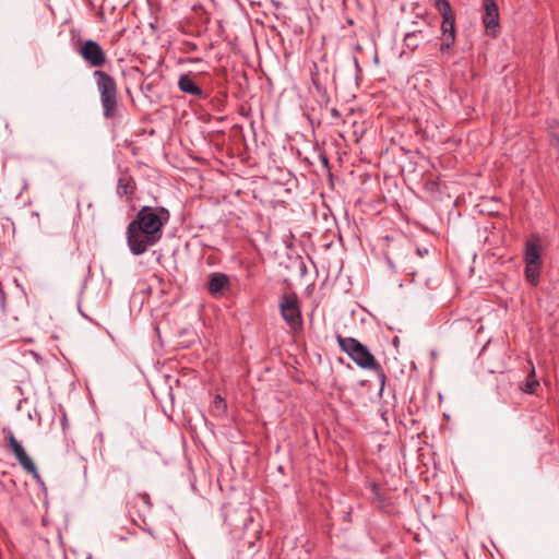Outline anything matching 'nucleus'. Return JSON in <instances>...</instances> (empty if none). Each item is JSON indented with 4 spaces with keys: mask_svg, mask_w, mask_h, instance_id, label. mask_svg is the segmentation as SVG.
<instances>
[{
    "mask_svg": "<svg viewBox=\"0 0 559 559\" xmlns=\"http://www.w3.org/2000/svg\"><path fill=\"white\" fill-rule=\"evenodd\" d=\"M190 342H191V341H189V342H187V343H182V347H188V345H189V343H190Z\"/></svg>",
    "mask_w": 559,
    "mask_h": 559,
    "instance_id": "b1692460",
    "label": "nucleus"
},
{
    "mask_svg": "<svg viewBox=\"0 0 559 559\" xmlns=\"http://www.w3.org/2000/svg\"><path fill=\"white\" fill-rule=\"evenodd\" d=\"M100 95L104 117L111 119L118 111V88L116 80L105 71L96 70L93 73Z\"/></svg>",
    "mask_w": 559,
    "mask_h": 559,
    "instance_id": "f257e3e1",
    "label": "nucleus"
},
{
    "mask_svg": "<svg viewBox=\"0 0 559 559\" xmlns=\"http://www.w3.org/2000/svg\"><path fill=\"white\" fill-rule=\"evenodd\" d=\"M229 284V278L224 273H213L210 276L207 289L212 295L221 293Z\"/></svg>",
    "mask_w": 559,
    "mask_h": 559,
    "instance_id": "4468645a",
    "label": "nucleus"
},
{
    "mask_svg": "<svg viewBox=\"0 0 559 559\" xmlns=\"http://www.w3.org/2000/svg\"><path fill=\"white\" fill-rule=\"evenodd\" d=\"M135 188V181L129 174L124 173L119 177L117 183L118 195L130 199L133 195Z\"/></svg>",
    "mask_w": 559,
    "mask_h": 559,
    "instance_id": "ddd939ff",
    "label": "nucleus"
},
{
    "mask_svg": "<svg viewBox=\"0 0 559 559\" xmlns=\"http://www.w3.org/2000/svg\"><path fill=\"white\" fill-rule=\"evenodd\" d=\"M128 513L132 522L144 531H148L147 518L151 514V501L147 493H133L128 499Z\"/></svg>",
    "mask_w": 559,
    "mask_h": 559,
    "instance_id": "39448f33",
    "label": "nucleus"
},
{
    "mask_svg": "<svg viewBox=\"0 0 559 559\" xmlns=\"http://www.w3.org/2000/svg\"><path fill=\"white\" fill-rule=\"evenodd\" d=\"M539 270L540 264L532 265V264H525V276L528 283L532 285H537L539 280Z\"/></svg>",
    "mask_w": 559,
    "mask_h": 559,
    "instance_id": "dca6fc26",
    "label": "nucleus"
},
{
    "mask_svg": "<svg viewBox=\"0 0 559 559\" xmlns=\"http://www.w3.org/2000/svg\"><path fill=\"white\" fill-rule=\"evenodd\" d=\"M538 385L539 383L535 378V369L534 367H532V370L525 383V388L523 390L525 393L533 394Z\"/></svg>",
    "mask_w": 559,
    "mask_h": 559,
    "instance_id": "6ab92c4d",
    "label": "nucleus"
},
{
    "mask_svg": "<svg viewBox=\"0 0 559 559\" xmlns=\"http://www.w3.org/2000/svg\"><path fill=\"white\" fill-rule=\"evenodd\" d=\"M429 36L423 29L412 31L405 34L404 43L405 46L412 50L416 49L420 41L428 40Z\"/></svg>",
    "mask_w": 559,
    "mask_h": 559,
    "instance_id": "2eb2a0df",
    "label": "nucleus"
},
{
    "mask_svg": "<svg viewBox=\"0 0 559 559\" xmlns=\"http://www.w3.org/2000/svg\"><path fill=\"white\" fill-rule=\"evenodd\" d=\"M8 442L10 445L11 451L15 455L16 460L19 461L20 465L23 467V469L31 474L35 478H39V474L37 471V467L33 460L28 456L22 444L15 439L12 432L8 436Z\"/></svg>",
    "mask_w": 559,
    "mask_h": 559,
    "instance_id": "1a4fd4ad",
    "label": "nucleus"
},
{
    "mask_svg": "<svg viewBox=\"0 0 559 559\" xmlns=\"http://www.w3.org/2000/svg\"><path fill=\"white\" fill-rule=\"evenodd\" d=\"M169 212L163 207L143 206L129 224L145 230V234L162 238V227L169 219Z\"/></svg>",
    "mask_w": 559,
    "mask_h": 559,
    "instance_id": "f03ea898",
    "label": "nucleus"
},
{
    "mask_svg": "<svg viewBox=\"0 0 559 559\" xmlns=\"http://www.w3.org/2000/svg\"><path fill=\"white\" fill-rule=\"evenodd\" d=\"M481 7L484 10L483 23L486 32L489 35L496 36L499 29V9L496 0H483Z\"/></svg>",
    "mask_w": 559,
    "mask_h": 559,
    "instance_id": "9d476101",
    "label": "nucleus"
},
{
    "mask_svg": "<svg viewBox=\"0 0 559 559\" xmlns=\"http://www.w3.org/2000/svg\"><path fill=\"white\" fill-rule=\"evenodd\" d=\"M340 348L362 369L377 370L379 365L366 345L354 337L336 336Z\"/></svg>",
    "mask_w": 559,
    "mask_h": 559,
    "instance_id": "7ed1b4c3",
    "label": "nucleus"
},
{
    "mask_svg": "<svg viewBox=\"0 0 559 559\" xmlns=\"http://www.w3.org/2000/svg\"><path fill=\"white\" fill-rule=\"evenodd\" d=\"M79 52L84 61L92 68H100L107 61L106 53L102 46L92 39L84 41Z\"/></svg>",
    "mask_w": 559,
    "mask_h": 559,
    "instance_id": "6e6552de",
    "label": "nucleus"
},
{
    "mask_svg": "<svg viewBox=\"0 0 559 559\" xmlns=\"http://www.w3.org/2000/svg\"><path fill=\"white\" fill-rule=\"evenodd\" d=\"M542 241L538 234H533L528 240L525 242V252H524V261L525 264L537 265L542 264L540 252H542Z\"/></svg>",
    "mask_w": 559,
    "mask_h": 559,
    "instance_id": "9b49d317",
    "label": "nucleus"
},
{
    "mask_svg": "<svg viewBox=\"0 0 559 559\" xmlns=\"http://www.w3.org/2000/svg\"><path fill=\"white\" fill-rule=\"evenodd\" d=\"M187 45V50H193L197 48V46L194 44H191V43H186Z\"/></svg>",
    "mask_w": 559,
    "mask_h": 559,
    "instance_id": "4be33fe9",
    "label": "nucleus"
},
{
    "mask_svg": "<svg viewBox=\"0 0 559 559\" xmlns=\"http://www.w3.org/2000/svg\"><path fill=\"white\" fill-rule=\"evenodd\" d=\"M167 395H168L169 401L173 403V401H174V394H173V389H171V386H170V385L168 386V393H167Z\"/></svg>",
    "mask_w": 559,
    "mask_h": 559,
    "instance_id": "aec40b11",
    "label": "nucleus"
},
{
    "mask_svg": "<svg viewBox=\"0 0 559 559\" xmlns=\"http://www.w3.org/2000/svg\"><path fill=\"white\" fill-rule=\"evenodd\" d=\"M227 411V403L226 401L221 396L216 395L214 397L213 404H212V414L214 416H223L225 415Z\"/></svg>",
    "mask_w": 559,
    "mask_h": 559,
    "instance_id": "f3484780",
    "label": "nucleus"
},
{
    "mask_svg": "<svg viewBox=\"0 0 559 559\" xmlns=\"http://www.w3.org/2000/svg\"><path fill=\"white\" fill-rule=\"evenodd\" d=\"M379 379H380V382H381V384L383 386L384 385V381H385V374L383 373L382 370L379 372Z\"/></svg>",
    "mask_w": 559,
    "mask_h": 559,
    "instance_id": "412c9836",
    "label": "nucleus"
},
{
    "mask_svg": "<svg viewBox=\"0 0 559 559\" xmlns=\"http://www.w3.org/2000/svg\"><path fill=\"white\" fill-rule=\"evenodd\" d=\"M185 61H186L185 59L177 58V64H178V63H182V62H185Z\"/></svg>",
    "mask_w": 559,
    "mask_h": 559,
    "instance_id": "5701e85b",
    "label": "nucleus"
},
{
    "mask_svg": "<svg viewBox=\"0 0 559 559\" xmlns=\"http://www.w3.org/2000/svg\"><path fill=\"white\" fill-rule=\"evenodd\" d=\"M280 309L283 319L292 329L301 325V313L296 295H283L280 299Z\"/></svg>",
    "mask_w": 559,
    "mask_h": 559,
    "instance_id": "0eeeda50",
    "label": "nucleus"
},
{
    "mask_svg": "<svg viewBox=\"0 0 559 559\" xmlns=\"http://www.w3.org/2000/svg\"><path fill=\"white\" fill-rule=\"evenodd\" d=\"M158 237L145 234V230L135 227L134 225H128L127 228V241L130 251L134 255L144 253L150 247L158 241Z\"/></svg>",
    "mask_w": 559,
    "mask_h": 559,
    "instance_id": "423d86ee",
    "label": "nucleus"
},
{
    "mask_svg": "<svg viewBox=\"0 0 559 559\" xmlns=\"http://www.w3.org/2000/svg\"><path fill=\"white\" fill-rule=\"evenodd\" d=\"M435 8L442 16L440 50L448 51L455 43V16L448 0H435Z\"/></svg>",
    "mask_w": 559,
    "mask_h": 559,
    "instance_id": "20e7f679",
    "label": "nucleus"
},
{
    "mask_svg": "<svg viewBox=\"0 0 559 559\" xmlns=\"http://www.w3.org/2000/svg\"><path fill=\"white\" fill-rule=\"evenodd\" d=\"M181 92L194 96L197 98H204L205 94L195 81V76L190 74H181L177 82Z\"/></svg>",
    "mask_w": 559,
    "mask_h": 559,
    "instance_id": "f8f14e48",
    "label": "nucleus"
},
{
    "mask_svg": "<svg viewBox=\"0 0 559 559\" xmlns=\"http://www.w3.org/2000/svg\"><path fill=\"white\" fill-rule=\"evenodd\" d=\"M155 330L162 345L164 344L163 334L171 336V326L168 320L157 322Z\"/></svg>",
    "mask_w": 559,
    "mask_h": 559,
    "instance_id": "a211bd4d",
    "label": "nucleus"
}]
</instances>
